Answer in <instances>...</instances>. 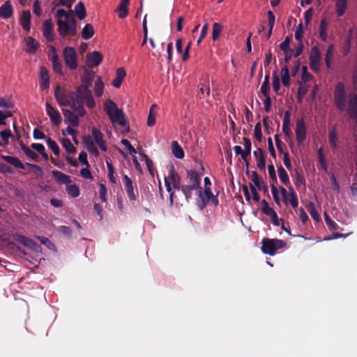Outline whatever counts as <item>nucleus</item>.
I'll return each instance as SVG.
<instances>
[{"label":"nucleus","mask_w":357,"mask_h":357,"mask_svg":"<svg viewBox=\"0 0 357 357\" xmlns=\"http://www.w3.org/2000/svg\"><path fill=\"white\" fill-rule=\"evenodd\" d=\"M157 105H152L149 109V113L147 118V126L152 127L155 124V116L157 114Z\"/></svg>","instance_id":"obj_32"},{"label":"nucleus","mask_w":357,"mask_h":357,"mask_svg":"<svg viewBox=\"0 0 357 357\" xmlns=\"http://www.w3.org/2000/svg\"><path fill=\"white\" fill-rule=\"evenodd\" d=\"M223 29L222 25L219 22L213 24L212 39L215 41L220 38V33Z\"/></svg>","instance_id":"obj_40"},{"label":"nucleus","mask_w":357,"mask_h":357,"mask_svg":"<svg viewBox=\"0 0 357 357\" xmlns=\"http://www.w3.org/2000/svg\"><path fill=\"white\" fill-rule=\"evenodd\" d=\"M3 159L7 162L8 163L13 165L15 167L20 169H24L25 166L20 161V159H18L16 157L10 156V155H5L3 156Z\"/></svg>","instance_id":"obj_28"},{"label":"nucleus","mask_w":357,"mask_h":357,"mask_svg":"<svg viewBox=\"0 0 357 357\" xmlns=\"http://www.w3.org/2000/svg\"><path fill=\"white\" fill-rule=\"evenodd\" d=\"M296 141L298 144H303L307 136V128L305 121L303 118L296 121V126L295 129Z\"/></svg>","instance_id":"obj_9"},{"label":"nucleus","mask_w":357,"mask_h":357,"mask_svg":"<svg viewBox=\"0 0 357 357\" xmlns=\"http://www.w3.org/2000/svg\"><path fill=\"white\" fill-rule=\"evenodd\" d=\"M273 89L275 92H278L280 89V77L277 74V72L275 71L273 73Z\"/></svg>","instance_id":"obj_58"},{"label":"nucleus","mask_w":357,"mask_h":357,"mask_svg":"<svg viewBox=\"0 0 357 357\" xmlns=\"http://www.w3.org/2000/svg\"><path fill=\"white\" fill-rule=\"evenodd\" d=\"M324 219L326 225H328V228L331 230H335L337 229L338 225L337 223L331 219L330 216L325 213H324Z\"/></svg>","instance_id":"obj_59"},{"label":"nucleus","mask_w":357,"mask_h":357,"mask_svg":"<svg viewBox=\"0 0 357 357\" xmlns=\"http://www.w3.org/2000/svg\"><path fill=\"white\" fill-rule=\"evenodd\" d=\"M188 183L184 185L183 193L185 199L188 200L192 197V191L200 188L201 178L198 173L192 169L187 171Z\"/></svg>","instance_id":"obj_3"},{"label":"nucleus","mask_w":357,"mask_h":357,"mask_svg":"<svg viewBox=\"0 0 357 357\" xmlns=\"http://www.w3.org/2000/svg\"><path fill=\"white\" fill-rule=\"evenodd\" d=\"M299 82V87L298 89V102L301 103L303 101V98L304 96L307 92V89L303 86L301 82Z\"/></svg>","instance_id":"obj_57"},{"label":"nucleus","mask_w":357,"mask_h":357,"mask_svg":"<svg viewBox=\"0 0 357 357\" xmlns=\"http://www.w3.org/2000/svg\"><path fill=\"white\" fill-rule=\"evenodd\" d=\"M335 12L338 17H342L348 7V0H335Z\"/></svg>","instance_id":"obj_24"},{"label":"nucleus","mask_w":357,"mask_h":357,"mask_svg":"<svg viewBox=\"0 0 357 357\" xmlns=\"http://www.w3.org/2000/svg\"><path fill=\"white\" fill-rule=\"evenodd\" d=\"M13 238V240L29 249L36 250V248L38 247V244L36 242L23 235L14 234Z\"/></svg>","instance_id":"obj_15"},{"label":"nucleus","mask_w":357,"mask_h":357,"mask_svg":"<svg viewBox=\"0 0 357 357\" xmlns=\"http://www.w3.org/2000/svg\"><path fill=\"white\" fill-rule=\"evenodd\" d=\"M52 174L56 183L59 184H69L71 183L70 176L58 170H53Z\"/></svg>","instance_id":"obj_21"},{"label":"nucleus","mask_w":357,"mask_h":357,"mask_svg":"<svg viewBox=\"0 0 357 357\" xmlns=\"http://www.w3.org/2000/svg\"><path fill=\"white\" fill-rule=\"evenodd\" d=\"M129 5L130 0H121L115 10L119 18L124 19L128 15Z\"/></svg>","instance_id":"obj_18"},{"label":"nucleus","mask_w":357,"mask_h":357,"mask_svg":"<svg viewBox=\"0 0 357 357\" xmlns=\"http://www.w3.org/2000/svg\"><path fill=\"white\" fill-rule=\"evenodd\" d=\"M74 110L73 108H71ZM62 112L65 118V122L73 127H77L79 123V116H80L75 111L68 109H62Z\"/></svg>","instance_id":"obj_10"},{"label":"nucleus","mask_w":357,"mask_h":357,"mask_svg":"<svg viewBox=\"0 0 357 357\" xmlns=\"http://www.w3.org/2000/svg\"><path fill=\"white\" fill-rule=\"evenodd\" d=\"M91 133H92L93 138L94 139L95 142L97 143V144L98 145L100 149L103 151H107L106 143H105V140L103 139V135L100 132V130H98V128L93 127L92 128Z\"/></svg>","instance_id":"obj_17"},{"label":"nucleus","mask_w":357,"mask_h":357,"mask_svg":"<svg viewBox=\"0 0 357 357\" xmlns=\"http://www.w3.org/2000/svg\"><path fill=\"white\" fill-rule=\"evenodd\" d=\"M253 155L257 160V166L261 170H264L266 167V158L264 151L261 148H257L254 151Z\"/></svg>","instance_id":"obj_20"},{"label":"nucleus","mask_w":357,"mask_h":357,"mask_svg":"<svg viewBox=\"0 0 357 357\" xmlns=\"http://www.w3.org/2000/svg\"><path fill=\"white\" fill-rule=\"evenodd\" d=\"M62 145L68 153H75L76 149L68 138H63L61 141Z\"/></svg>","instance_id":"obj_50"},{"label":"nucleus","mask_w":357,"mask_h":357,"mask_svg":"<svg viewBox=\"0 0 357 357\" xmlns=\"http://www.w3.org/2000/svg\"><path fill=\"white\" fill-rule=\"evenodd\" d=\"M40 88L45 90L49 88L50 77L47 69L45 66L40 68Z\"/></svg>","instance_id":"obj_22"},{"label":"nucleus","mask_w":357,"mask_h":357,"mask_svg":"<svg viewBox=\"0 0 357 357\" xmlns=\"http://www.w3.org/2000/svg\"><path fill=\"white\" fill-rule=\"evenodd\" d=\"M291 38L287 36L283 42L280 45V50L284 54V62L287 64L291 60V57L294 56V50L290 47Z\"/></svg>","instance_id":"obj_12"},{"label":"nucleus","mask_w":357,"mask_h":357,"mask_svg":"<svg viewBox=\"0 0 357 357\" xmlns=\"http://www.w3.org/2000/svg\"><path fill=\"white\" fill-rule=\"evenodd\" d=\"M39 43L33 38L28 37L26 38V52L34 54L36 52Z\"/></svg>","instance_id":"obj_31"},{"label":"nucleus","mask_w":357,"mask_h":357,"mask_svg":"<svg viewBox=\"0 0 357 357\" xmlns=\"http://www.w3.org/2000/svg\"><path fill=\"white\" fill-rule=\"evenodd\" d=\"M282 132L285 136V141L289 144L293 143L291 140L292 132L290 125L282 126Z\"/></svg>","instance_id":"obj_53"},{"label":"nucleus","mask_w":357,"mask_h":357,"mask_svg":"<svg viewBox=\"0 0 357 357\" xmlns=\"http://www.w3.org/2000/svg\"><path fill=\"white\" fill-rule=\"evenodd\" d=\"M102 61V54L97 51L89 53L86 56V65L89 68L96 67L101 63Z\"/></svg>","instance_id":"obj_13"},{"label":"nucleus","mask_w":357,"mask_h":357,"mask_svg":"<svg viewBox=\"0 0 357 357\" xmlns=\"http://www.w3.org/2000/svg\"><path fill=\"white\" fill-rule=\"evenodd\" d=\"M267 17H268L269 29L266 34V37H267V38H271V34H272V31H273V28L274 26L275 17L273 13L271 10H268L267 12Z\"/></svg>","instance_id":"obj_42"},{"label":"nucleus","mask_w":357,"mask_h":357,"mask_svg":"<svg viewBox=\"0 0 357 357\" xmlns=\"http://www.w3.org/2000/svg\"><path fill=\"white\" fill-rule=\"evenodd\" d=\"M333 45H331L328 47L325 54V63L328 69L331 68V62L333 59Z\"/></svg>","instance_id":"obj_38"},{"label":"nucleus","mask_w":357,"mask_h":357,"mask_svg":"<svg viewBox=\"0 0 357 357\" xmlns=\"http://www.w3.org/2000/svg\"><path fill=\"white\" fill-rule=\"evenodd\" d=\"M14 9L10 0H7L0 6V17L7 20L13 15Z\"/></svg>","instance_id":"obj_16"},{"label":"nucleus","mask_w":357,"mask_h":357,"mask_svg":"<svg viewBox=\"0 0 357 357\" xmlns=\"http://www.w3.org/2000/svg\"><path fill=\"white\" fill-rule=\"evenodd\" d=\"M334 102L337 108L342 112L346 109L347 93L344 83L338 82L335 88Z\"/></svg>","instance_id":"obj_6"},{"label":"nucleus","mask_w":357,"mask_h":357,"mask_svg":"<svg viewBox=\"0 0 357 357\" xmlns=\"http://www.w3.org/2000/svg\"><path fill=\"white\" fill-rule=\"evenodd\" d=\"M45 107L47 114L52 124L55 126H59L62 121V118L59 112L56 109L54 108L48 102H46Z\"/></svg>","instance_id":"obj_11"},{"label":"nucleus","mask_w":357,"mask_h":357,"mask_svg":"<svg viewBox=\"0 0 357 357\" xmlns=\"http://www.w3.org/2000/svg\"><path fill=\"white\" fill-rule=\"evenodd\" d=\"M0 136L3 142L0 141V146H6L9 144V138H14L10 130L6 129L0 132Z\"/></svg>","instance_id":"obj_34"},{"label":"nucleus","mask_w":357,"mask_h":357,"mask_svg":"<svg viewBox=\"0 0 357 357\" xmlns=\"http://www.w3.org/2000/svg\"><path fill=\"white\" fill-rule=\"evenodd\" d=\"M254 135H255V138H256L258 141H261V139H262V133H261V126L260 122H258V123L255 125V130H254Z\"/></svg>","instance_id":"obj_63"},{"label":"nucleus","mask_w":357,"mask_h":357,"mask_svg":"<svg viewBox=\"0 0 357 357\" xmlns=\"http://www.w3.org/2000/svg\"><path fill=\"white\" fill-rule=\"evenodd\" d=\"M74 13L79 20H84L86 16V11L83 2L79 1L75 7Z\"/></svg>","instance_id":"obj_33"},{"label":"nucleus","mask_w":357,"mask_h":357,"mask_svg":"<svg viewBox=\"0 0 357 357\" xmlns=\"http://www.w3.org/2000/svg\"><path fill=\"white\" fill-rule=\"evenodd\" d=\"M289 199H288V203H289L293 208H297L298 206V197L296 192L294 189L289 186Z\"/></svg>","instance_id":"obj_41"},{"label":"nucleus","mask_w":357,"mask_h":357,"mask_svg":"<svg viewBox=\"0 0 357 357\" xmlns=\"http://www.w3.org/2000/svg\"><path fill=\"white\" fill-rule=\"evenodd\" d=\"M58 32L63 38L76 36L77 33V22L75 18L69 20H57Z\"/></svg>","instance_id":"obj_4"},{"label":"nucleus","mask_w":357,"mask_h":357,"mask_svg":"<svg viewBox=\"0 0 357 357\" xmlns=\"http://www.w3.org/2000/svg\"><path fill=\"white\" fill-rule=\"evenodd\" d=\"M165 185L167 191L169 193V204L170 206H172L174 204L175 193L172 190V187L170 185L169 181L167 179V178H165Z\"/></svg>","instance_id":"obj_51"},{"label":"nucleus","mask_w":357,"mask_h":357,"mask_svg":"<svg viewBox=\"0 0 357 357\" xmlns=\"http://www.w3.org/2000/svg\"><path fill=\"white\" fill-rule=\"evenodd\" d=\"M286 245V242L281 239L264 238L261 241V250L264 254L273 256L278 250L284 248Z\"/></svg>","instance_id":"obj_5"},{"label":"nucleus","mask_w":357,"mask_h":357,"mask_svg":"<svg viewBox=\"0 0 357 357\" xmlns=\"http://www.w3.org/2000/svg\"><path fill=\"white\" fill-rule=\"evenodd\" d=\"M66 192L67 193L73 197H77L80 194V190L79 187L75 185H68L66 186Z\"/></svg>","instance_id":"obj_44"},{"label":"nucleus","mask_w":357,"mask_h":357,"mask_svg":"<svg viewBox=\"0 0 357 357\" xmlns=\"http://www.w3.org/2000/svg\"><path fill=\"white\" fill-rule=\"evenodd\" d=\"M121 143L128 150L130 154H135L137 153L135 149L128 139H123L121 140Z\"/></svg>","instance_id":"obj_64"},{"label":"nucleus","mask_w":357,"mask_h":357,"mask_svg":"<svg viewBox=\"0 0 357 357\" xmlns=\"http://www.w3.org/2000/svg\"><path fill=\"white\" fill-rule=\"evenodd\" d=\"M313 78V76L307 72V67L306 66H302V74L301 80L303 82L310 81Z\"/></svg>","instance_id":"obj_55"},{"label":"nucleus","mask_w":357,"mask_h":357,"mask_svg":"<svg viewBox=\"0 0 357 357\" xmlns=\"http://www.w3.org/2000/svg\"><path fill=\"white\" fill-rule=\"evenodd\" d=\"M50 61L52 63V68H53L54 71L56 73L62 75H63V72H62L63 66L59 59V57L55 56L54 58H53Z\"/></svg>","instance_id":"obj_39"},{"label":"nucleus","mask_w":357,"mask_h":357,"mask_svg":"<svg viewBox=\"0 0 357 357\" xmlns=\"http://www.w3.org/2000/svg\"><path fill=\"white\" fill-rule=\"evenodd\" d=\"M208 30V24L207 22H206L205 24L202 26L200 36H199V38L197 39V44L198 45L202 43V40L207 35Z\"/></svg>","instance_id":"obj_61"},{"label":"nucleus","mask_w":357,"mask_h":357,"mask_svg":"<svg viewBox=\"0 0 357 357\" xmlns=\"http://www.w3.org/2000/svg\"><path fill=\"white\" fill-rule=\"evenodd\" d=\"M278 176L280 181L286 186L289 187L291 183L287 172L282 165L278 167Z\"/></svg>","instance_id":"obj_29"},{"label":"nucleus","mask_w":357,"mask_h":357,"mask_svg":"<svg viewBox=\"0 0 357 357\" xmlns=\"http://www.w3.org/2000/svg\"><path fill=\"white\" fill-rule=\"evenodd\" d=\"M125 190L130 201H136L137 197L134 192L133 183L131 178L127 176H123Z\"/></svg>","instance_id":"obj_19"},{"label":"nucleus","mask_w":357,"mask_h":357,"mask_svg":"<svg viewBox=\"0 0 357 357\" xmlns=\"http://www.w3.org/2000/svg\"><path fill=\"white\" fill-rule=\"evenodd\" d=\"M169 181L170 185H175V183H181V176L178 172L175 170L173 165L171 166L169 170L168 176L166 177Z\"/></svg>","instance_id":"obj_27"},{"label":"nucleus","mask_w":357,"mask_h":357,"mask_svg":"<svg viewBox=\"0 0 357 357\" xmlns=\"http://www.w3.org/2000/svg\"><path fill=\"white\" fill-rule=\"evenodd\" d=\"M294 184L296 185V188H299L301 187V185H303V187L305 186V178L303 177V176L300 174L298 172L296 171V176H295V181H294Z\"/></svg>","instance_id":"obj_54"},{"label":"nucleus","mask_w":357,"mask_h":357,"mask_svg":"<svg viewBox=\"0 0 357 357\" xmlns=\"http://www.w3.org/2000/svg\"><path fill=\"white\" fill-rule=\"evenodd\" d=\"M326 29L327 24L325 19H324L321 21L319 26V37L324 41H325L327 38Z\"/></svg>","instance_id":"obj_49"},{"label":"nucleus","mask_w":357,"mask_h":357,"mask_svg":"<svg viewBox=\"0 0 357 357\" xmlns=\"http://www.w3.org/2000/svg\"><path fill=\"white\" fill-rule=\"evenodd\" d=\"M14 103L9 99L6 98H0V107L13 108Z\"/></svg>","instance_id":"obj_62"},{"label":"nucleus","mask_w":357,"mask_h":357,"mask_svg":"<svg viewBox=\"0 0 357 357\" xmlns=\"http://www.w3.org/2000/svg\"><path fill=\"white\" fill-rule=\"evenodd\" d=\"M94 35V29L91 24H86L82 30V36L84 40H89Z\"/></svg>","instance_id":"obj_35"},{"label":"nucleus","mask_w":357,"mask_h":357,"mask_svg":"<svg viewBox=\"0 0 357 357\" xmlns=\"http://www.w3.org/2000/svg\"><path fill=\"white\" fill-rule=\"evenodd\" d=\"M22 27L26 31L31 29V13L29 10H23L20 17Z\"/></svg>","instance_id":"obj_23"},{"label":"nucleus","mask_w":357,"mask_h":357,"mask_svg":"<svg viewBox=\"0 0 357 357\" xmlns=\"http://www.w3.org/2000/svg\"><path fill=\"white\" fill-rule=\"evenodd\" d=\"M268 172L271 179L274 185L278 182L275 167L273 164L268 165Z\"/></svg>","instance_id":"obj_60"},{"label":"nucleus","mask_w":357,"mask_h":357,"mask_svg":"<svg viewBox=\"0 0 357 357\" xmlns=\"http://www.w3.org/2000/svg\"><path fill=\"white\" fill-rule=\"evenodd\" d=\"M282 83L285 86H289L290 84L289 70L287 64L282 68Z\"/></svg>","instance_id":"obj_36"},{"label":"nucleus","mask_w":357,"mask_h":357,"mask_svg":"<svg viewBox=\"0 0 357 357\" xmlns=\"http://www.w3.org/2000/svg\"><path fill=\"white\" fill-rule=\"evenodd\" d=\"M318 156H319V164L321 165V169L324 172H326L327 170H328V167H327L325 155H324V154L323 153L322 148H319V150H318Z\"/></svg>","instance_id":"obj_48"},{"label":"nucleus","mask_w":357,"mask_h":357,"mask_svg":"<svg viewBox=\"0 0 357 357\" xmlns=\"http://www.w3.org/2000/svg\"><path fill=\"white\" fill-rule=\"evenodd\" d=\"M307 208L308 210L309 213L310 214L311 217L317 221H319L320 220L319 215L318 212L317 211L314 204L312 202H309L307 205Z\"/></svg>","instance_id":"obj_46"},{"label":"nucleus","mask_w":357,"mask_h":357,"mask_svg":"<svg viewBox=\"0 0 357 357\" xmlns=\"http://www.w3.org/2000/svg\"><path fill=\"white\" fill-rule=\"evenodd\" d=\"M126 75V72L123 68H119L116 71V77L112 81V85L115 88H119L121 85L122 81Z\"/></svg>","instance_id":"obj_25"},{"label":"nucleus","mask_w":357,"mask_h":357,"mask_svg":"<svg viewBox=\"0 0 357 357\" xmlns=\"http://www.w3.org/2000/svg\"><path fill=\"white\" fill-rule=\"evenodd\" d=\"M20 147L23 152L26 154V156L29 157L33 160H36L38 158V154L33 151L31 150L28 146H26L23 142H20Z\"/></svg>","instance_id":"obj_43"},{"label":"nucleus","mask_w":357,"mask_h":357,"mask_svg":"<svg viewBox=\"0 0 357 357\" xmlns=\"http://www.w3.org/2000/svg\"><path fill=\"white\" fill-rule=\"evenodd\" d=\"M94 77L95 72L86 69L81 79L82 84L76 88L75 91H62L60 86L57 85L54 89V96L59 105L70 106L80 117L84 116L86 114L84 103L91 109L96 106L95 100L89 90Z\"/></svg>","instance_id":"obj_1"},{"label":"nucleus","mask_w":357,"mask_h":357,"mask_svg":"<svg viewBox=\"0 0 357 357\" xmlns=\"http://www.w3.org/2000/svg\"><path fill=\"white\" fill-rule=\"evenodd\" d=\"M46 143L47 146L53 151L54 155H58L60 153L59 147L56 142L50 137H47Z\"/></svg>","instance_id":"obj_45"},{"label":"nucleus","mask_w":357,"mask_h":357,"mask_svg":"<svg viewBox=\"0 0 357 357\" xmlns=\"http://www.w3.org/2000/svg\"><path fill=\"white\" fill-rule=\"evenodd\" d=\"M43 33L49 42L54 40V24L51 20H47L43 25Z\"/></svg>","instance_id":"obj_14"},{"label":"nucleus","mask_w":357,"mask_h":357,"mask_svg":"<svg viewBox=\"0 0 357 357\" xmlns=\"http://www.w3.org/2000/svg\"><path fill=\"white\" fill-rule=\"evenodd\" d=\"M172 154L178 159H182L184 158V151L176 141H174L172 143Z\"/></svg>","instance_id":"obj_30"},{"label":"nucleus","mask_w":357,"mask_h":357,"mask_svg":"<svg viewBox=\"0 0 357 357\" xmlns=\"http://www.w3.org/2000/svg\"><path fill=\"white\" fill-rule=\"evenodd\" d=\"M104 107L113 124L118 123L122 127L126 126L127 121L125 117V114L122 109L117 107L116 104L113 100L110 99L106 100Z\"/></svg>","instance_id":"obj_2"},{"label":"nucleus","mask_w":357,"mask_h":357,"mask_svg":"<svg viewBox=\"0 0 357 357\" xmlns=\"http://www.w3.org/2000/svg\"><path fill=\"white\" fill-rule=\"evenodd\" d=\"M310 67L314 73H318L320 69L321 54L318 47L314 46L311 48L310 56Z\"/></svg>","instance_id":"obj_8"},{"label":"nucleus","mask_w":357,"mask_h":357,"mask_svg":"<svg viewBox=\"0 0 357 357\" xmlns=\"http://www.w3.org/2000/svg\"><path fill=\"white\" fill-rule=\"evenodd\" d=\"M55 16L58 20H63V18H65L64 20H69L74 18L71 14L68 13L64 9H59Z\"/></svg>","instance_id":"obj_47"},{"label":"nucleus","mask_w":357,"mask_h":357,"mask_svg":"<svg viewBox=\"0 0 357 357\" xmlns=\"http://www.w3.org/2000/svg\"><path fill=\"white\" fill-rule=\"evenodd\" d=\"M328 140L332 149H336L337 147L338 137L335 126H333L329 130Z\"/></svg>","instance_id":"obj_26"},{"label":"nucleus","mask_w":357,"mask_h":357,"mask_svg":"<svg viewBox=\"0 0 357 357\" xmlns=\"http://www.w3.org/2000/svg\"><path fill=\"white\" fill-rule=\"evenodd\" d=\"M104 90V83L100 76L97 77L94 86V93L97 97L102 95Z\"/></svg>","instance_id":"obj_37"},{"label":"nucleus","mask_w":357,"mask_h":357,"mask_svg":"<svg viewBox=\"0 0 357 357\" xmlns=\"http://www.w3.org/2000/svg\"><path fill=\"white\" fill-rule=\"evenodd\" d=\"M261 203L262 205L261 211L265 215L269 216L275 212V210L269 206L265 199H263Z\"/></svg>","instance_id":"obj_52"},{"label":"nucleus","mask_w":357,"mask_h":357,"mask_svg":"<svg viewBox=\"0 0 357 357\" xmlns=\"http://www.w3.org/2000/svg\"><path fill=\"white\" fill-rule=\"evenodd\" d=\"M63 59L66 65L70 70H76L77 68V55L75 49L73 47H66L63 51Z\"/></svg>","instance_id":"obj_7"},{"label":"nucleus","mask_w":357,"mask_h":357,"mask_svg":"<svg viewBox=\"0 0 357 357\" xmlns=\"http://www.w3.org/2000/svg\"><path fill=\"white\" fill-rule=\"evenodd\" d=\"M271 192L273 195V198L275 202L276 203L277 205L280 206V198L279 197L278 188L275 186V185H274V183H272L271 185Z\"/></svg>","instance_id":"obj_56"}]
</instances>
